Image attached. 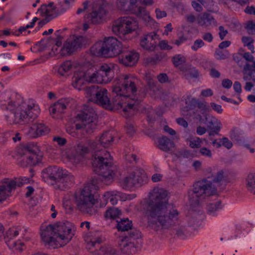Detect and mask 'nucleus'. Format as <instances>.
Wrapping results in <instances>:
<instances>
[{"label": "nucleus", "instance_id": "f257e3e1", "mask_svg": "<svg viewBox=\"0 0 255 255\" xmlns=\"http://www.w3.org/2000/svg\"><path fill=\"white\" fill-rule=\"evenodd\" d=\"M136 80L131 75H123L115 79L112 85V101L108 97L107 90L97 85L88 87L86 93L89 101L106 109L113 110L115 107H120L123 108V115L128 118L138 110L140 103L139 100L129 97L130 93L134 95L137 92Z\"/></svg>", "mask_w": 255, "mask_h": 255}, {"label": "nucleus", "instance_id": "f03ea898", "mask_svg": "<svg viewBox=\"0 0 255 255\" xmlns=\"http://www.w3.org/2000/svg\"><path fill=\"white\" fill-rule=\"evenodd\" d=\"M109 158H111V155L107 151L104 155H95L93 167L98 175L93 177L91 182L86 185L80 193L75 194L74 202L77 209L83 214L92 215L96 213L94 206L98 203V199L94 196L100 182L109 185L113 180L117 167L109 161Z\"/></svg>", "mask_w": 255, "mask_h": 255}, {"label": "nucleus", "instance_id": "7ed1b4c3", "mask_svg": "<svg viewBox=\"0 0 255 255\" xmlns=\"http://www.w3.org/2000/svg\"><path fill=\"white\" fill-rule=\"evenodd\" d=\"M143 212L148 226L155 231L172 228L179 220V212L169 203L168 192L161 188H154L145 202Z\"/></svg>", "mask_w": 255, "mask_h": 255}, {"label": "nucleus", "instance_id": "20e7f679", "mask_svg": "<svg viewBox=\"0 0 255 255\" xmlns=\"http://www.w3.org/2000/svg\"><path fill=\"white\" fill-rule=\"evenodd\" d=\"M98 54L105 57H112L119 55V62L126 66H132L138 59L136 53L126 52L122 53L123 45L117 38L113 37L105 38L102 43L96 45Z\"/></svg>", "mask_w": 255, "mask_h": 255}, {"label": "nucleus", "instance_id": "39448f33", "mask_svg": "<svg viewBox=\"0 0 255 255\" xmlns=\"http://www.w3.org/2000/svg\"><path fill=\"white\" fill-rule=\"evenodd\" d=\"M208 179L209 177L197 181L193 184V188L188 191L189 200L191 205H198L207 197L217 193L215 185Z\"/></svg>", "mask_w": 255, "mask_h": 255}, {"label": "nucleus", "instance_id": "423d86ee", "mask_svg": "<svg viewBox=\"0 0 255 255\" xmlns=\"http://www.w3.org/2000/svg\"><path fill=\"white\" fill-rule=\"evenodd\" d=\"M18 153L22 158L23 166H35L40 162L42 153L39 147L33 143H30L19 149Z\"/></svg>", "mask_w": 255, "mask_h": 255}, {"label": "nucleus", "instance_id": "0eeeda50", "mask_svg": "<svg viewBox=\"0 0 255 255\" xmlns=\"http://www.w3.org/2000/svg\"><path fill=\"white\" fill-rule=\"evenodd\" d=\"M186 106L182 110V114L186 119L192 118L193 119L199 120V117H202L198 114L197 108L204 114L209 109L207 106V103L206 102H200L195 98L191 96H188L185 100Z\"/></svg>", "mask_w": 255, "mask_h": 255}, {"label": "nucleus", "instance_id": "6e6552de", "mask_svg": "<svg viewBox=\"0 0 255 255\" xmlns=\"http://www.w3.org/2000/svg\"><path fill=\"white\" fill-rule=\"evenodd\" d=\"M138 28V22L130 16L121 17L115 20L113 24L112 31L122 37L131 33Z\"/></svg>", "mask_w": 255, "mask_h": 255}, {"label": "nucleus", "instance_id": "1a4fd4ad", "mask_svg": "<svg viewBox=\"0 0 255 255\" xmlns=\"http://www.w3.org/2000/svg\"><path fill=\"white\" fill-rule=\"evenodd\" d=\"M141 237L140 232L137 230H131L128 235L120 240L119 246L121 252L127 255L134 254L138 247L137 240Z\"/></svg>", "mask_w": 255, "mask_h": 255}, {"label": "nucleus", "instance_id": "9d476101", "mask_svg": "<svg viewBox=\"0 0 255 255\" xmlns=\"http://www.w3.org/2000/svg\"><path fill=\"white\" fill-rule=\"evenodd\" d=\"M97 115L95 110L89 107H86L83 111L78 114L77 119L82 122V124H77V129H84L88 133L93 132L97 126Z\"/></svg>", "mask_w": 255, "mask_h": 255}, {"label": "nucleus", "instance_id": "9b49d317", "mask_svg": "<svg viewBox=\"0 0 255 255\" xmlns=\"http://www.w3.org/2000/svg\"><path fill=\"white\" fill-rule=\"evenodd\" d=\"M36 111L34 115H31L30 113L32 112V108L31 106H28V110H23L21 107H16L15 112L6 116L7 121L12 122L13 124H20L22 122L28 123L31 121V120H34L38 116L39 113V109L37 107L33 109Z\"/></svg>", "mask_w": 255, "mask_h": 255}, {"label": "nucleus", "instance_id": "f8f14e48", "mask_svg": "<svg viewBox=\"0 0 255 255\" xmlns=\"http://www.w3.org/2000/svg\"><path fill=\"white\" fill-rule=\"evenodd\" d=\"M53 226L61 246L68 244L74 234V227L73 224L70 222L64 221L59 222Z\"/></svg>", "mask_w": 255, "mask_h": 255}, {"label": "nucleus", "instance_id": "ddd939ff", "mask_svg": "<svg viewBox=\"0 0 255 255\" xmlns=\"http://www.w3.org/2000/svg\"><path fill=\"white\" fill-rule=\"evenodd\" d=\"M146 177L144 171L138 169L131 174L125 177L121 182V185L125 189H129L134 186H140L146 181Z\"/></svg>", "mask_w": 255, "mask_h": 255}, {"label": "nucleus", "instance_id": "4468645a", "mask_svg": "<svg viewBox=\"0 0 255 255\" xmlns=\"http://www.w3.org/2000/svg\"><path fill=\"white\" fill-rule=\"evenodd\" d=\"M85 81L101 84L97 71L91 73L90 70H88L86 72H79L75 73L73 78L72 85L74 88L79 89Z\"/></svg>", "mask_w": 255, "mask_h": 255}, {"label": "nucleus", "instance_id": "2eb2a0df", "mask_svg": "<svg viewBox=\"0 0 255 255\" xmlns=\"http://www.w3.org/2000/svg\"><path fill=\"white\" fill-rule=\"evenodd\" d=\"M153 3V0H130L128 8L133 10V13L136 14L138 17L142 18L145 21H149L151 19V17L145 8L140 5L148 6L152 5Z\"/></svg>", "mask_w": 255, "mask_h": 255}, {"label": "nucleus", "instance_id": "dca6fc26", "mask_svg": "<svg viewBox=\"0 0 255 255\" xmlns=\"http://www.w3.org/2000/svg\"><path fill=\"white\" fill-rule=\"evenodd\" d=\"M53 225L49 224L41 233V239L45 246L55 249L57 248L58 243L60 244Z\"/></svg>", "mask_w": 255, "mask_h": 255}, {"label": "nucleus", "instance_id": "f3484780", "mask_svg": "<svg viewBox=\"0 0 255 255\" xmlns=\"http://www.w3.org/2000/svg\"><path fill=\"white\" fill-rule=\"evenodd\" d=\"M64 170L58 166H49L44 169L41 172V177L45 182L58 183Z\"/></svg>", "mask_w": 255, "mask_h": 255}, {"label": "nucleus", "instance_id": "a211bd4d", "mask_svg": "<svg viewBox=\"0 0 255 255\" xmlns=\"http://www.w3.org/2000/svg\"><path fill=\"white\" fill-rule=\"evenodd\" d=\"M84 42L83 36H75L68 38L64 43L61 49L63 55H71L78 48L81 47Z\"/></svg>", "mask_w": 255, "mask_h": 255}, {"label": "nucleus", "instance_id": "6ab92c4d", "mask_svg": "<svg viewBox=\"0 0 255 255\" xmlns=\"http://www.w3.org/2000/svg\"><path fill=\"white\" fill-rule=\"evenodd\" d=\"M85 240L87 244V249L91 253V251L100 248L102 243L101 233L98 231L90 232L85 236Z\"/></svg>", "mask_w": 255, "mask_h": 255}, {"label": "nucleus", "instance_id": "aec40b11", "mask_svg": "<svg viewBox=\"0 0 255 255\" xmlns=\"http://www.w3.org/2000/svg\"><path fill=\"white\" fill-rule=\"evenodd\" d=\"M49 129L43 123L35 122L30 127L27 134L30 137L37 138L49 133Z\"/></svg>", "mask_w": 255, "mask_h": 255}, {"label": "nucleus", "instance_id": "412c9836", "mask_svg": "<svg viewBox=\"0 0 255 255\" xmlns=\"http://www.w3.org/2000/svg\"><path fill=\"white\" fill-rule=\"evenodd\" d=\"M97 71L101 84L109 83L114 76V70L106 64L100 66Z\"/></svg>", "mask_w": 255, "mask_h": 255}, {"label": "nucleus", "instance_id": "4be33fe9", "mask_svg": "<svg viewBox=\"0 0 255 255\" xmlns=\"http://www.w3.org/2000/svg\"><path fill=\"white\" fill-rule=\"evenodd\" d=\"M201 124H205L207 129L222 128V125L221 122L215 117L210 114H205L202 118L198 120Z\"/></svg>", "mask_w": 255, "mask_h": 255}, {"label": "nucleus", "instance_id": "5701e85b", "mask_svg": "<svg viewBox=\"0 0 255 255\" xmlns=\"http://www.w3.org/2000/svg\"><path fill=\"white\" fill-rule=\"evenodd\" d=\"M198 24L202 27H208L216 26L217 22L213 15L207 12L199 15L197 18Z\"/></svg>", "mask_w": 255, "mask_h": 255}, {"label": "nucleus", "instance_id": "b1692460", "mask_svg": "<svg viewBox=\"0 0 255 255\" xmlns=\"http://www.w3.org/2000/svg\"><path fill=\"white\" fill-rule=\"evenodd\" d=\"M69 103V99H61L59 100L57 102L50 106L49 108L50 113L52 115H60L64 113Z\"/></svg>", "mask_w": 255, "mask_h": 255}, {"label": "nucleus", "instance_id": "393cba45", "mask_svg": "<svg viewBox=\"0 0 255 255\" xmlns=\"http://www.w3.org/2000/svg\"><path fill=\"white\" fill-rule=\"evenodd\" d=\"M63 172L65 175H62L58 183H60L59 186L61 189L65 190L69 188L74 185V177L73 175L65 170Z\"/></svg>", "mask_w": 255, "mask_h": 255}, {"label": "nucleus", "instance_id": "a878e982", "mask_svg": "<svg viewBox=\"0 0 255 255\" xmlns=\"http://www.w3.org/2000/svg\"><path fill=\"white\" fill-rule=\"evenodd\" d=\"M14 184L15 183L13 182L0 183V203L5 200L9 196Z\"/></svg>", "mask_w": 255, "mask_h": 255}, {"label": "nucleus", "instance_id": "bb28decb", "mask_svg": "<svg viewBox=\"0 0 255 255\" xmlns=\"http://www.w3.org/2000/svg\"><path fill=\"white\" fill-rule=\"evenodd\" d=\"M158 147L162 151L168 152L174 147V142L165 136L158 138Z\"/></svg>", "mask_w": 255, "mask_h": 255}, {"label": "nucleus", "instance_id": "cd10ccee", "mask_svg": "<svg viewBox=\"0 0 255 255\" xmlns=\"http://www.w3.org/2000/svg\"><path fill=\"white\" fill-rule=\"evenodd\" d=\"M99 250L95 249L91 251V253L98 255H118L117 250L111 246L107 245L100 247Z\"/></svg>", "mask_w": 255, "mask_h": 255}, {"label": "nucleus", "instance_id": "c85d7f7f", "mask_svg": "<svg viewBox=\"0 0 255 255\" xmlns=\"http://www.w3.org/2000/svg\"><path fill=\"white\" fill-rule=\"evenodd\" d=\"M114 137L112 133L110 131H105L99 139V143L96 146L100 145L104 147H109L114 141Z\"/></svg>", "mask_w": 255, "mask_h": 255}, {"label": "nucleus", "instance_id": "c756f323", "mask_svg": "<svg viewBox=\"0 0 255 255\" xmlns=\"http://www.w3.org/2000/svg\"><path fill=\"white\" fill-rule=\"evenodd\" d=\"M117 228L119 231H130L134 229L132 228V221H129L128 218L121 219L120 221H117Z\"/></svg>", "mask_w": 255, "mask_h": 255}, {"label": "nucleus", "instance_id": "7c9ffc66", "mask_svg": "<svg viewBox=\"0 0 255 255\" xmlns=\"http://www.w3.org/2000/svg\"><path fill=\"white\" fill-rule=\"evenodd\" d=\"M56 7H53L52 8H47V4H43L41 5L40 7L37 10V13H39L41 16H46L51 19H53L54 17L57 16V14H55V11Z\"/></svg>", "mask_w": 255, "mask_h": 255}, {"label": "nucleus", "instance_id": "2f4dec72", "mask_svg": "<svg viewBox=\"0 0 255 255\" xmlns=\"http://www.w3.org/2000/svg\"><path fill=\"white\" fill-rule=\"evenodd\" d=\"M104 14L101 10H95L87 15L91 23L94 24H99L102 22Z\"/></svg>", "mask_w": 255, "mask_h": 255}, {"label": "nucleus", "instance_id": "473e14b6", "mask_svg": "<svg viewBox=\"0 0 255 255\" xmlns=\"http://www.w3.org/2000/svg\"><path fill=\"white\" fill-rule=\"evenodd\" d=\"M244 77L246 80H249L252 78V75L255 73V61L252 64L247 63L244 68Z\"/></svg>", "mask_w": 255, "mask_h": 255}, {"label": "nucleus", "instance_id": "72a5a7b5", "mask_svg": "<svg viewBox=\"0 0 255 255\" xmlns=\"http://www.w3.org/2000/svg\"><path fill=\"white\" fill-rule=\"evenodd\" d=\"M246 185L248 190L255 194V172L249 174L246 178Z\"/></svg>", "mask_w": 255, "mask_h": 255}, {"label": "nucleus", "instance_id": "f704fd0d", "mask_svg": "<svg viewBox=\"0 0 255 255\" xmlns=\"http://www.w3.org/2000/svg\"><path fill=\"white\" fill-rule=\"evenodd\" d=\"M223 205L221 201H218L214 203H210L207 206V213L212 216L216 215V212L222 209Z\"/></svg>", "mask_w": 255, "mask_h": 255}, {"label": "nucleus", "instance_id": "c9c22d12", "mask_svg": "<svg viewBox=\"0 0 255 255\" xmlns=\"http://www.w3.org/2000/svg\"><path fill=\"white\" fill-rule=\"evenodd\" d=\"M75 156L83 155L89 151V149L88 146L83 142L78 143L76 147H75Z\"/></svg>", "mask_w": 255, "mask_h": 255}, {"label": "nucleus", "instance_id": "e433bc0d", "mask_svg": "<svg viewBox=\"0 0 255 255\" xmlns=\"http://www.w3.org/2000/svg\"><path fill=\"white\" fill-rule=\"evenodd\" d=\"M149 41L146 37H144L140 40V45L141 47L146 50L153 51L156 47L155 43H151Z\"/></svg>", "mask_w": 255, "mask_h": 255}, {"label": "nucleus", "instance_id": "4c0bfd02", "mask_svg": "<svg viewBox=\"0 0 255 255\" xmlns=\"http://www.w3.org/2000/svg\"><path fill=\"white\" fill-rule=\"evenodd\" d=\"M213 183L216 184V188L220 187L225 182L224 172L221 170L218 171L212 180Z\"/></svg>", "mask_w": 255, "mask_h": 255}, {"label": "nucleus", "instance_id": "58836bf2", "mask_svg": "<svg viewBox=\"0 0 255 255\" xmlns=\"http://www.w3.org/2000/svg\"><path fill=\"white\" fill-rule=\"evenodd\" d=\"M254 39L250 36H243L242 38V42L244 44V46H247L248 48L251 50L252 53H254L255 47L253 45Z\"/></svg>", "mask_w": 255, "mask_h": 255}, {"label": "nucleus", "instance_id": "ea45409f", "mask_svg": "<svg viewBox=\"0 0 255 255\" xmlns=\"http://www.w3.org/2000/svg\"><path fill=\"white\" fill-rule=\"evenodd\" d=\"M171 61L174 66L177 67L186 62V58L182 54H176L172 57Z\"/></svg>", "mask_w": 255, "mask_h": 255}, {"label": "nucleus", "instance_id": "a19ab883", "mask_svg": "<svg viewBox=\"0 0 255 255\" xmlns=\"http://www.w3.org/2000/svg\"><path fill=\"white\" fill-rule=\"evenodd\" d=\"M121 214V211L118 208H110L105 213V217L107 219H115Z\"/></svg>", "mask_w": 255, "mask_h": 255}, {"label": "nucleus", "instance_id": "79ce46f5", "mask_svg": "<svg viewBox=\"0 0 255 255\" xmlns=\"http://www.w3.org/2000/svg\"><path fill=\"white\" fill-rule=\"evenodd\" d=\"M230 54L228 50H222L221 49L217 48L215 50L214 55L217 60H225L227 59Z\"/></svg>", "mask_w": 255, "mask_h": 255}, {"label": "nucleus", "instance_id": "37998d69", "mask_svg": "<svg viewBox=\"0 0 255 255\" xmlns=\"http://www.w3.org/2000/svg\"><path fill=\"white\" fill-rule=\"evenodd\" d=\"M176 236L181 239H185L190 235V233L188 232L187 228L184 226H180L176 230Z\"/></svg>", "mask_w": 255, "mask_h": 255}, {"label": "nucleus", "instance_id": "c03bdc74", "mask_svg": "<svg viewBox=\"0 0 255 255\" xmlns=\"http://www.w3.org/2000/svg\"><path fill=\"white\" fill-rule=\"evenodd\" d=\"M72 65L70 61H66L64 62L59 68L58 73L63 76L65 73L68 72L72 68Z\"/></svg>", "mask_w": 255, "mask_h": 255}, {"label": "nucleus", "instance_id": "a18cd8bd", "mask_svg": "<svg viewBox=\"0 0 255 255\" xmlns=\"http://www.w3.org/2000/svg\"><path fill=\"white\" fill-rule=\"evenodd\" d=\"M230 137L233 140L241 141L242 140L241 131L237 128H234L230 132Z\"/></svg>", "mask_w": 255, "mask_h": 255}, {"label": "nucleus", "instance_id": "49530a36", "mask_svg": "<svg viewBox=\"0 0 255 255\" xmlns=\"http://www.w3.org/2000/svg\"><path fill=\"white\" fill-rule=\"evenodd\" d=\"M199 76L198 71L194 67H191L186 71L185 76L186 79L197 78Z\"/></svg>", "mask_w": 255, "mask_h": 255}, {"label": "nucleus", "instance_id": "de8ad7c7", "mask_svg": "<svg viewBox=\"0 0 255 255\" xmlns=\"http://www.w3.org/2000/svg\"><path fill=\"white\" fill-rule=\"evenodd\" d=\"M6 98L7 100H3V101L7 102V105H6L5 104L1 105V109L9 111L10 112V114H11V113H13V112L15 111L16 108L15 107V105L9 101V100L10 99L9 95H7Z\"/></svg>", "mask_w": 255, "mask_h": 255}, {"label": "nucleus", "instance_id": "09e8293b", "mask_svg": "<svg viewBox=\"0 0 255 255\" xmlns=\"http://www.w3.org/2000/svg\"><path fill=\"white\" fill-rule=\"evenodd\" d=\"M130 4V0H118V7L122 10H129L133 12V10L129 9L128 6Z\"/></svg>", "mask_w": 255, "mask_h": 255}, {"label": "nucleus", "instance_id": "8fccbe9b", "mask_svg": "<svg viewBox=\"0 0 255 255\" xmlns=\"http://www.w3.org/2000/svg\"><path fill=\"white\" fill-rule=\"evenodd\" d=\"M189 141V146L192 148L200 147L202 142L201 139L198 137H195Z\"/></svg>", "mask_w": 255, "mask_h": 255}, {"label": "nucleus", "instance_id": "3c124183", "mask_svg": "<svg viewBox=\"0 0 255 255\" xmlns=\"http://www.w3.org/2000/svg\"><path fill=\"white\" fill-rule=\"evenodd\" d=\"M18 234L19 232L18 231L15 230L13 229H9L6 232L4 236L5 242H7V239L12 240L15 237H16Z\"/></svg>", "mask_w": 255, "mask_h": 255}, {"label": "nucleus", "instance_id": "603ef678", "mask_svg": "<svg viewBox=\"0 0 255 255\" xmlns=\"http://www.w3.org/2000/svg\"><path fill=\"white\" fill-rule=\"evenodd\" d=\"M205 45L204 41L201 39H196L193 44L191 46V49L193 51H197L199 48L203 47Z\"/></svg>", "mask_w": 255, "mask_h": 255}, {"label": "nucleus", "instance_id": "864d4df0", "mask_svg": "<svg viewBox=\"0 0 255 255\" xmlns=\"http://www.w3.org/2000/svg\"><path fill=\"white\" fill-rule=\"evenodd\" d=\"M219 140L221 141L222 146L225 147L228 149H231L233 146L232 142L227 137H224L222 138H219Z\"/></svg>", "mask_w": 255, "mask_h": 255}, {"label": "nucleus", "instance_id": "5fc2aeb1", "mask_svg": "<svg viewBox=\"0 0 255 255\" xmlns=\"http://www.w3.org/2000/svg\"><path fill=\"white\" fill-rule=\"evenodd\" d=\"M219 37L221 40H223L225 39L226 35L228 33V30L225 29L222 25L219 27Z\"/></svg>", "mask_w": 255, "mask_h": 255}, {"label": "nucleus", "instance_id": "6e6d98bb", "mask_svg": "<svg viewBox=\"0 0 255 255\" xmlns=\"http://www.w3.org/2000/svg\"><path fill=\"white\" fill-rule=\"evenodd\" d=\"M158 46L161 50H170L172 47L168 44L167 41L161 40L159 42Z\"/></svg>", "mask_w": 255, "mask_h": 255}, {"label": "nucleus", "instance_id": "4d7b16f0", "mask_svg": "<svg viewBox=\"0 0 255 255\" xmlns=\"http://www.w3.org/2000/svg\"><path fill=\"white\" fill-rule=\"evenodd\" d=\"M199 152L203 156L209 158L212 157V154L211 151L206 147L200 148Z\"/></svg>", "mask_w": 255, "mask_h": 255}, {"label": "nucleus", "instance_id": "13d9d810", "mask_svg": "<svg viewBox=\"0 0 255 255\" xmlns=\"http://www.w3.org/2000/svg\"><path fill=\"white\" fill-rule=\"evenodd\" d=\"M53 140L54 141L57 142L59 146H63L67 142V140L66 138L60 136H54L53 138Z\"/></svg>", "mask_w": 255, "mask_h": 255}, {"label": "nucleus", "instance_id": "bf43d9fd", "mask_svg": "<svg viewBox=\"0 0 255 255\" xmlns=\"http://www.w3.org/2000/svg\"><path fill=\"white\" fill-rule=\"evenodd\" d=\"M126 130L127 134L129 136H132L135 132V129L133 126L130 123H127L126 125Z\"/></svg>", "mask_w": 255, "mask_h": 255}, {"label": "nucleus", "instance_id": "052dcab7", "mask_svg": "<svg viewBox=\"0 0 255 255\" xmlns=\"http://www.w3.org/2000/svg\"><path fill=\"white\" fill-rule=\"evenodd\" d=\"M211 107L213 110L217 112L219 114H221L223 112L222 106L220 105L217 104L215 103H210Z\"/></svg>", "mask_w": 255, "mask_h": 255}, {"label": "nucleus", "instance_id": "680f3d73", "mask_svg": "<svg viewBox=\"0 0 255 255\" xmlns=\"http://www.w3.org/2000/svg\"><path fill=\"white\" fill-rule=\"evenodd\" d=\"M202 38L205 41L211 43L213 41V36L211 32H206L203 35Z\"/></svg>", "mask_w": 255, "mask_h": 255}, {"label": "nucleus", "instance_id": "e2e57ef3", "mask_svg": "<svg viewBox=\"0 0 255 255\" xmlns=\"http://www.w3.org/2000/svg\"><path fill=\"white\" fill-rule=\"evenodd\" d=\"M157 79L161 83H164L168 81V77L166 74L161 73L157 76Z\"/></svg>", "mask_w": 255, "mask_h": 255}, {"label": "nucleus", "instance_id": "0e129e2a", "mask_svg": "<svg viewBox=\"0 0 255 255\" xmlns=\"http://www.w3.org/2000/svg\"><path fill=\"white\" fill-rule=\"evenodd\" d=\"M244 11L247 14L255 15V6L253 5L247 6Z\"/></svg>", "mask_w": 255, "mask_h": 255}, {"label": "nucleus", "instance_id": "69168bd1", "mask_svg": "<svg viewBox=\"0 0 255 255\" xmlns=\"http://www.w3.org/2000/svg\"><path fill=\"white\" fill-rule=\"evenodd\" d=\"M243 57L247 61H249V62H251L255 61L254 60V56L249 52H245L243 55Z\"/></svg>", "mask_w": 255, "mask_h": 255}, {"label": "nucleus", "instance_id": "338daca9", "mask_svg": "<svg viewBox=\"0 0 255 255\" xmlns=\"http://www.w3.org/2000/svg\"><path fill=\"white\" fill-rule=\"evenodd\" d=\"M191 4L192 7L196 11L201 12L203 10V7L202 5L198 2L195 1H192Z\"/></svg>", "mask_w": 255, "mask_h": 255}, {"label": "nucleus", "instance_id": "774afa93", "mask_svg": "<svg viewBox=\"0 0 255 255\" xmlns=\"http://www.w3.org/2000/svg\"><path fill=\"white\" fill-rule=\"evenodd\" d=\"M246 29L247 30L248 32L250 33L251 32L255 30V23L253 21L249 22L246 26Z\"/></svg>", "mask_w": 255, "mask_h": 255}]
</instances>
